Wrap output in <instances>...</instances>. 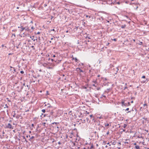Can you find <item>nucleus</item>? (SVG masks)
<instances>
[{"label":"nucleus","mask_w":149,"mask_h":149,"mask_svg":"<svg viewBox=\"0 0 149 149\" xmlns=\"http://www.w3.org/2000/svg\"><path fill=\"white\" fill-rule=\"evenodd\" d=\"M32 126H34V124H32Z\"/></svg>","instance_id":"c03bdc74"},{"label":"nucleus","mask_w":149,"mask_h":149,"mask_svg":"<svg viewBox=\"0 0 149 149\" xmlns=\"http://www.w3.org/2000/svg\"><path fill=\"white\" fill-rule=\"evenodd\" d=\"M40 33L39 32H38L37 33H36L37 34H40Z\"/></svg>","instance_id":"c756f323"},{"label":"nucleus","mask_w":149,"mask_h":149,"mask_svg":"<svg viewBox=\"0 0 149 149\" xmlns=\"http://www.w3.org/2000/svg\"><path fill=\"white\" fill-rule=\"evenodd\" d=\"M34 138V137L33 136H32L30 138V139H29V141H30L31 139H33Z\"/></svg>","instance_id":"9b49d317"},{"label":"nucleus","mask_w":149,"mask_h":149,"mask_svg":"<svg viewBox=\"0 0 149 149\" xmlns=\"http://www.w3.org/2000/svg\"><path fill=\"white\" fill-rule=\"evenodd\" d=\"M76 70L77 72L79 71L81 72H83V71L81 69L79 68H77L76 69Z\"/></svg>","instance_id":"f03ea898"},{"label":"nucleus","mask_w":149,"mask_h":149,"mask_svg":"<svg viewBox=\"0 0 149 149\" xmlns=\"http://www.w3.org/2000/svg\"><path fill=\"white\" fill-rule=\"evenodd\" d=\"M131 102L132 103H133V101H131Z\"/></svg>","instance_id":"680f3d73"},{"label":"nucleus","mask_w":149,"mask_h":149,"mask_svg":"<svg viewBox=\"0 0 149 149\" xmlns=\"http://www.w3.org/2000/svg\"><path fill=\"white\" fill-rule=\"evenodd\" d=\"M127 88V87H125L124 88V90H125V89H126Z\"/></svg>","instance_id":"c9c22d12"},{"label":"nucleus","mask_w":149,"mask_h":149,"mask_svg":"<svg viewBox=\"0 0 149 149\" xmlns=\"http://www.w3.org/2000/svg\"><path fill=\"white\" fill-rule=\"evenodd\" d=\"M13 117H16L17 118H18L17 117V116H15V114L14 115H13Z\"/></svg>","instance_id":"bb28decb"},{"label":"nucleus","mask_w":149,"mask_h":149,"mask_svg":"<svg viewBox=\"0 0 149 149\" xmlns=\"http://www.w3.org/2000/svg\"><path fill=\"white\" fill-rule=\"evenodd\" d=\"M99 118L100 119H101L102 118V117H99Z\"/></svg>","instance_id":"a18cd8bd"},{"label":"nucleus","mask_w":149,"mask_h":149,"mask_svg":"<svg viewBox=\"0 0 149 149\" xmlns=\"http://www.w3.org/2000/svg\"><path fill=\"white\" fill-rule=\"evenodd\" d=\"M107 144H108V145H109V146H111V145L109 144V143H107Z\"/></svg>","instance_id":"72a5a7b5"},{"label":"nucleus","mask_w":149,"mask_h":149,"mask_svg":"<svg viewBox=\"0 0 149 149\" xmlns=\"http://www.w3.org/2000/svg\"><path fill=\"white\" fill-rule=\"evenodd\" d=\"M111 143H112V145H114L116 144V143L114 141H113V142H112V141H111Z\"/></svg>","instance_id":"f8f14e48"},{"label":"nucleus","mask_w":149,"mask_h":149,"mask_svg":"<svg viewBox=\"0 0 149 149\" xmlns=\"http://www.w3.org/2000/svg\"><path fill=\"white\" fill-rule=\"evenodd\" d=\"M117 3L118 4H120V3L119 2H118Z\"/></svg>","instance_id":"f704fd0d"},{"label":"nucleus","mask_w":149,"mask_h":149,"mask_svg":"<svg viewBox=\"0 0 149 149\" xmlns=\"http://www.w3.org/2000/svg\"><path fill=\"white\" fill-rule=\"evenodd\" d=\"M23 86H26L25 85V84L24 83L23 84Z\"/></svg>","instance_id":"a19ab883"},{"label":"nucleus","mask_w":149,"mask_h":149,"mask_svg":"<svg viewBox=\"0 0 149 149\" xmlns=\"http://www.w3.org/2000/svg\"><path fill=\"white\" fill-rule=\"evenodd\" d=\"M130 112V111H128V112H127V113H128Z\"/></svg>","instance_id":"8fccbe9b"},{"label":"nucleus","mask_w":149,"mask_h":149,"mask_svg":"<svg viewBox=\"0 0 149 149\" xmlns=\"http://www.w3.org/2000/svg\"><path fill=\"white\" fill-rule=\"evenodd\" d=\"M6 127L8 128H9V129H13V127L11 125V124L9 123L8 125L6 126Z\"/></svg>","instance_id":"f257e3e1"},{"label":"nucleus","mask_w":149,"mask_h":149,"mask_svg":"<svg viewBox=\"0 0 149 149\" xmlns=\"http://www.w3.org/2000/svg\"><path fill=\"white\" fill-rule=\"evenodd\" d=\"M31 28L33 30L34 29V28L33 26L31 27Z\"/></svg>","instance_id":"6ab92c4d"},{"label":"nucleus","mask_w":149,"mask_h":149,"mask_svg":"<svg viewBox=\"0 0 149 149\" xmlns=\"http://www.w3.org/2000/svg\"><path fill=\"white\" fill-rule=\"evenodd\" d=\"M145 82V81H143V83H144V82Z\"/></svg>","instance_id":"e2e57ef3"},{"label":"nucleus","mask_w":149,"mask_h":149,"mask_svg":"<svg viewBox=\"0 0 149 149\" xmlns=\"http://www.w3.org/2000/svg\"><path fill=\"white\" fill-rule=\"evenodd\" d=\"M121 104H122V106H126L127 105L126 104L124 103V101L123 100L122 101Z\"/></svg>","instance_id":"20e7f679"},{"label":"nucleus","mask_w":149,"mask_h":149,"mask_svg":"<svg viewBox=\"0 0 149 149\" xmlns=\"http://www.w3.org/2000/svg\"><path fill=\"white\" fill-rule=\"evenodd\" d=\"M93 86H95V87H96V86L95 85V84H93Z\"/></svg>","instance_id":"7c9ffc66"},{"label":"nucleus","mask_w":149,"mask_h":149,"mask_svg":"<svg viewBox=\"0 0 149 149\" xmlns=\"http://www.w3.org/2000/svg\"><path fill=\"white\" fill-rule=\"evenodd\" d=\"M53 38H51V40H53Z\"/></svg>","instance_id":"4c0bfd02"},{"label":"nucleus","mask_w":149,"mask_h":149,"mask_svg":"<svg viewBox=\"0 0 149 149\" xmlns=\"http://www.w3.org/2000/svg\"><path fill=\"white\" fill-rule=\"evenodd\" d=\"M26 137L27 138H28V137H29V136H26Z\"/></svg>","instance_id":"5fc2aeb1"},{"label":"nucleus","mask_w":149,"mask_h":149,"mask_svg":"<svg viewBox=\"0 0 149 149\" xmlns=\"http://www.w3.org/2000/svg\"><path fill=\"white\" fill-rule=\"evenodd\" d=\"M86 112L87 113V114H88L89 113V112H87V111H86Z\"/></svg>","instance_id":"37998d69"},{"label":"nucleus","mask_w":149,"mask_h":149,"mask_svg":"<svg viewBox=\"0 0 149 149\" xmlns=\"http://www.w3.org/2000/svg\"><path fill=\"white\" fill-rule=\"evenodd\" d=\"M29 132L30 133H31V131H30Z\"/></svg>","instance_id":"3c124183"},{"label":"nucleus","mask_w":149,"mask_h":149,"mask_svg":"<svg viewBox=\"0 0 149 149\" xmlns=\"http://www.w3.org/2000/svg\"><path fill=\"white\" fill-rule=\"evenodd\" d=\"M49 42H50V43H51V42H51V41H49Z\"/></svg>","instance_id":"4d7b16f0"},{"label":"nucleus","mask_w":149,"mask_h":149,"mask_svg":"<svg viewBox=\"0 0 149 149\" xmlns=\"http://www.w3.org/2000/svg\"><path fill=\"white\" fill-rule=\"evenodd\" d=\"M100 87H99V88H97V90H100Z\"/></svg>","instance_id":"cd10ccee"},{"label":"nucleus","mask_w":149,"mask_h":149,"mask_svg":"<svg viewBox=\"0 0 149 149\" xmlns=\"http://www.w3.org/2000/svg\"><path fill=\"white\" fill-rule=\"evenodd\" d=\"M19 7H17V9H19Z\"/></svg>","instance_id":"09e8293b"},{"label":"nucleus","mask_w":149,"mask_h":149,"mask_svg":"<svg viewBox=\"0 0 149 149\" xmlns=\"http://www.w3.org/2000/svg\"><path fill=\"white\" fill-rule=\"evenodd\" d=\"M18 27V28H20L21 29V30H20L21 31H23L25 29V27H23L22 26H21L20 27L19 26Z\"/></svg>","instance_id":"7ed1b4c3"},{"label":"nucleus","mask_w":149,"mask_h":149,"mask_svg":"<svg viewBox=\"0 0 149 149\" xmlns=\"http://www.w3.org/2000/svg\"><path fill=\"white\" fill-rule=\"evenodd\" d=\"M20 72L21 74H23L24 73V72L23 71H21Z\"/></svg>","instance_id":"aec40b11"},{"label":"nucleus","mask_w":149,"mask_h":149,"mask_svg":"<svg viewBox=\"0 0 149 149\" xmlns=\"http://www.w3.org/2000/svg\"><path fill=\"white\" fill-rule=\"evenodd\" d=\"M47 5L46 4H45V6H46Z\"/></svg>","instance_id":"bf43d9fd"},{"label":"nucleus","mask_w":149,"mask_h":149,"mask_svg":"<svg viewBox=\"0 0 149 149\" xmlns=\"http://www.w3.org/2000/svg\"><path fill=\"white\" fill-rule=\"evenodd\" d=\"M129 110V108H127L125 110L126 111H128V110Z\"/></svg>","instance_id":"c85d7f7f"},{"label":"nucleus","mask_w":149,"mask_h":149,"mask_svg":"<svg viewBox=\"0 0 149 149\" xmlns=\"http://www.w3.org/2000/svg\"><path fill=\"white\" fill-rule=\"evenodd\" d=\"M82 123H85L86 122V120H82Z\"/></svg>","instance_id":"2eb2a0df"},{"label":"nucleus","mask_w":149,"mask_h":149,"mask_svg":"<svg viewBox=\"0 0 149 149\" xmlns=\"http://www.w3.org/2000/svg\"><path fill=\"white\" fill-rule=\"evenodd\" d=\"M66 32L67 33V32H68V31H66Z\"/></svg>","instance_id":"774afa93"},{"label":"nucleus","mask_w":149,"mask_h":149,"mask_svg":"<svg viewBox=\"0 0 149 149\" xmlns=\"http://www.w3.org/2000/svg\"><path fill=\"white\" fill-rule=\"evenodd\" d=\"M50 113H51V114H53V112H51Z\"/></svg>","instance_id":"79ce46f5"},{"label":"nucleus","mask_w":149,"mask_h":149,"mask_svg":"<svg viewBox=\"0 0 149 149\" xmlns=\"http://www.w3.org/2000/svg\"><path fill=\"white\" fill-rule=\"evenodd\" d=\"M88 38V39H90V38L89 37H86V38Z\"/></svg>","instance_id":"de8ad7c7"},{"label":"nucleus","mask_w":149,"mask_h":149,"mask_svg":"<svg viewBox=\"0 0 149 149\" xmlns=\"http://www.w3.org/2000/svg\"><path fill=\"white\" fill-rule=\"evenodd\" d=\"M23 137L24 139H26L25 138V137L24 136H23Z\"/></svg>","instance_id":"ea45409f"},{"label":"nucleus","mask_w":149,"mask_h":149,"mask_svg":"<svg viewBox=\"0 0 149 149\" xmlns=\"http://www.w3.org/2000/svg\"><path fill=\"white\" fill-rule=\"evenodd\" d=\"M134 145H136V143H134Z\"/></svg>","instance_id":"864d4df0"},{"label":"nucleus","mask_w":149,"mask_h":149,"mask_svg":"<svg viewBox=\"0 0 149 149\" xmlns=\"http://www.w3.org/2000/svg\"><path fill=\"white\" fill-rule=\"evenodd\" d=\"M14 71L15 72V69H14Z\"/></svg>","instance_id":"69168bd1"},{"label":"nucleus","mask_w":149,"mask_h":149,"mask_svg":"<svg viewBox=\"0 0 149 149\" xmlns=\"http://www.w3.org/2000/svg\"><path fill=\"white\" fill-rule=\"evenodd\" d=\"M31 47H34V46H32Z\"/></svg>","instance_id":"338daca9"},{"label":"nucleus","mask_w":149,"mask_h":149,"mask_svg":"<svg viewBox=\"0 0 149 149\" xmlns=\"http://www.w3.org/2000/svg\"><path fill=\"white\" fill-rule=\"evenodd\" d=\"M93 145H91V147L90 148L91 149H92V148H93Z\"/></svg>","instance_id":"f3484780"},{"label":"nucleus","mask_w":149,"mask_h":149,"mask_svg":"<svg viewBox=\"0 0 149 149\" xmlns=\"http://www.w3.org/2000/svg\"><path fill=\"white\" fill-rule=\"evenodd\" d=\"M34 36H33L32 37H30V38H31V39L32 40H33V41H35V40H37V39H34Z\"/></svg>","instance_id":"423d86ee"},{"label":"nucleus","mask_w":149,"mask_h":149,"mask_svg":"<svg viewBox=\"0 0 149 149\" xmlns=\"http://www.w3.org/2000/svg\"><path fill=\"white\" fill-rule=\"evenodd\" d=\"M26 86H27V87L28 89H29L30 88H29V86H28V85H26Z\"/></svg>","instance_id":"412c9836"},{"label":"nucleus","mask_w":149,"mask_h":149,"mask_svg":"<svg viewBox=\"0 0 149 149\" xmlns=\"http://www.w3.org/2000/svg\"><path fill=\"white\" fill-rule=\"evenodd\" d=\"M51 31H55V30L54 29H51Z\"/></svg>","instance_id":"473e14b6"},{"label":"nucleus","mask_w":149,"mask_h":149,"mask_svg":"<svg viewBox=\"0 0 149 149\" xmlns=\"http://www.w3.org/2000/svg\"><path fill=\"white\" fill-rule=\"evenodd\" d=\"M86 17H89V18H90L91 17L90 16H88V15H86Z\"/></svg>","instance_id":"4be33fe9"},{"label":"nucleus","mask_w":149,"mask_h":149,"mask_svg":"<svg viewBox=\"0 0 149 149\" xmlns=\"http://www.w3.org/2000/svg\"><path fill=\"white\" fill-rule=\"evenodd\" d=\"M93 116L92 115H90V117L91 118H92V117H93Z\"/></svg>","instance_id":"2f4dec72"},{"label":"nucleus","mask_w":149,"mask_h":149,"mask_svg":"<svg viewBox=\"0 0 149 149\" xmlns=\"http://www.w3.org/2000/svg\"><path fill=\"white\" fill-rule=\"evenodd\" d=\"M93 83H96V81H93Z\"/></svg>","instance_id":"5701e85b"},{"label":"nucleus","mask_w":149,"mask_h":149,"mask_svg":"<svg viewBox=\"0 0 149 149\" xmlns=\"http://www.w3.org/2000/svg\"><path fill=\"white\" fill-rule=\"evenodd\" d=\"M138 8V6H137V7H136V9H137Z\"/></svg>","instance_id":"052dcab7"},{"label":"nucleus","mask_w":149,"mask_h":149,"mask_svg":"<svg viewBox=\"0 0 149 149\" xmlns=\"http://www.w3.org/2000/svg\"><path fill=\"white\" fill-rule=\"evenodd\" d=\"M142 78H145V76H143L142 77Z\"/></svg>","instance_id":"a878e982"},{"label":"nucleus","mask_w":149,"mask_h":149,"mask_svg":"<svg viewBox=\"0 0 149 149\" xmlns=\"http://www.w3.org/2000/svg\"><path fill=\"white\" fill-rule=\"evenodd\" d=\"M109 125V124L108 123L105 125V126H108Z\"/></svg>","instance_id":"393cba45"},{"label":"nucleus","mask_w":149,"mask_h":149,"mask_svg":"<svg viewBox=\"0 0 149 149\" xmlns=\"http://www.w3.org/2000/svg\"><path fill=\"white\" fill-rule=\"evenodd\" d=\"M127 125L126 124H124L123 125V127L124 128H125L127 126Z\"/></svg>","instance_id":"ddd939ff"},{"label":"nucleus","mask_w":149,"mask_h":149,"mask_svg":"<svg viewBox=\"0 0 149 149\" xmlns=\"http://www.w3.org/2000/svg\"><path fill=\"white\" fill-rule=\"evenodd\" d=\"M54 123H55V124H56L57 123H55V122H54V123H53L52 124H53Z\"/></svg>","instance_id":"e433bc0d"},{"label":"nucleus","mask_w":149,"mask_h":149,"mask_svg":"<svg viewBox=\"0 0 149 149\" xmlns=\"http://www.w3.org/2000/svg\"><path fill=\"white\" fill-rule=\"evenodd\" d=\"M42 111L43 112L45 113V109H42Z\"/></svg>","instance_id":"a211bd4d"},{"label":"nucleus","mask_w":149,"mask_h":149,"mask_svg":"<svg viewBox=\"0 0 149 149\" xmlns=\"http://www.w3.org/2000/svg\"><path fill=\"white\" fill-rule=\"evenodd\" d=\"M12 36H14V37H15V34H12Z\"/></svg>","instance_id":"b1692460"},{"label":"nucleus","mask_w":149,"mask_h":149,"mask_svg":"<svg viewBox=\"0 0 149 149\" xmlns=\"http://www.w3.org/2000/svg\"><path fill=\"white\" fill-rule=\"evenodd\" d=\"M55 57V55H53V57Z\"/></svg>","instance_id":"58836bf2"},{"label":"nucleus","mask_w":149,"mask_h":149,"mask_svg":"<svg viewBox=\"0 0 149 149\" xmlns=\"http://www.w3.org/2000/svg\"><path fill=\"white\" fill-rule=\"evenodd\" d=\"M126 26V25L125 24V25H122L121 27V28H123H123H125Z\"/></svg>","instance_id":"0eeeda50"},{"label":"nucleus","mask_w":149,"mask_h":149,"mask_svg":"<svg viewBox=\"0 0 149 149\" xmlns=\"http://www.w3.org/2000/svg\"><path fill=\"white\" fill-rule=\"evenodd\" d=\"M109 134V132H108L107 133V134Z\"/></svg>","instance_id":"49530a36"},{"label":"nucleus","mask_w":149,"mask_h":149,"mask_svg":"<svg viewBox=\"0 0 149 149\" xmlns=\"http://www.w3.org/2000/svg\"><path fill=\"white\" fill-rule=\"evenodd\" d=\"M2 47H4L5 48H6V46H4V45H2Z\"/></svg>","instance_id":"dca6fc26"},{"label":"nucleus","mask_w":149,"mask_h":149,"mask_svg":"<svg viewBox=\"0 0 149 149\" xmlns=\"http://www.w3.org/2000/svg\"><path fill=\"white\" fill-rule=\"evenodd\" d=\"M25 141L26 142H27V141H26V139H25Z\"/></svg>","instance_id":"0e129e2a"},{"label":"nucleus","mask_w":149,"mask_h":149,"mask_svg":"<svg viewBox=\"0 0 149 149\" xmlns=\"http://www.w3.org/2000/svg\"><path fill=\"white\" fill-rule=\"evenodd\" d=\"M49 105H48V107H50V104H49Z\"/></svg>","instance_id":"6e6d98bb"},{"label":"nucleus","mask_w":149,"mask_h":149,"mask_svg":"<svg viewBox=\"0 0 149 149\" xmlns=\"http://www.w3.org/2000/svg\"><path fill=\"white\" fill-rule=\"evenodd\" d=\"M11 53H9V54L8 55H11Z\"/></svg>","instance_id":"13d9d810"},{"label":"nucleus","mask_w":149,"mask_h":149,"mask_svg":"<svg viewBox=\"0 0 149 149\" xmlns=\"http://www.w3.org/2000/svg\"><path fill=\"white\" fill-rule=\"evenodd\" d=\"M135 147L136 149H140V147L139 146H136Z\"/></svg>","instance_id":"6e6552de"},{"label":"nucleus","mask_w":149,"mask_h":149,"mask_svg":"<svg viewBox=\"0 0 149 149\" xmlns=\"http://www.w3.org/2000/svg\"><path fill=\"white\" fill-rule=\"evenodd\" d=\"M143 107H146V108H145V109H146L147 108V105L146 104H145L143 105Z\"/></svg>","instance_id":"1a4fd4ad"},{"label":"nucleus","mask_w":149,"mask_h":149,"mask_svg":"<svg viewBox=\"0 0 149 149\" xmlns=\"http://www.w3.org/2000/svg\"><path fill=\"white\" fill-rule=\"evenodd\" d=\"M86 120H87V121L88 123H90V120H89L88 118H87Z\"/></svg>","instance_id":"9d476101"},{"label":"nucleus","mask_w":149,"mask_h":149,"mask_svg":"<svg viewBox=\"0 0 149 149\" xmlns=\"http://www.w3.org/2000/svg\"><path fill=\"white\" fill-rule=\"evenodd\" d=\"M24 29H25V30L27 31H29L30 30L29 28L27 26H26V27H25Z\"/></svg>","instance_id":"39448f33"},{"label":"nucleus","mask_w":149,"mask_h":149,"mask_svg":"<svg viewBox=\"0 0 149 149\" xmlns=\"http://www.w3.org/2000/svg\"><path fill=\"white\" fill-rule=\"evenodd\" d=\"M75 61L76 62H77V61H78V59L76 58H74Z\"/></svg>","instance_id":"4468645a"},{"label":"nucleus","mask_w":149,"mask_h":149,"mask_svg":"<svg viewBox=\"0 0 149 149\" xmlns=\"http://www.w3.org/2000/svg\"><path fill=\"white\" fill-rule=\"evenodd\" d=\"M107 147H108V146H107V145L105 146V147H106V148H107Z\"/></svg>","instance_id":"603ef678"}]
</instances>
